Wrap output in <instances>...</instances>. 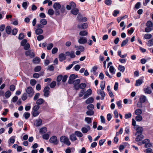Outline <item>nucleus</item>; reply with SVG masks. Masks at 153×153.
<instances>
[{"label": "nucleus", "instance_id": "1", "mask_svg": "<svg viewBox=\"0 0 153 153\" xmlns=\"http://www.w3.org/2000/svg\"><path fill=\"white\" fill-rule=\"evenodd\" d=\"M60 141L61 143H63L67 146H69L71 144L68 138L65 136H62L60 137Z\"/></svg>", "mask_w": 153, "mask_h": 153}, {"label": "nucleus", "instance_id": "2", "mask_svg": "<svg viewBox=\"0 0 153 153\" xmlns=\"http://www.w3.org/2000/svg\"><path fill=\"white\" fill-rule=\"evenodd\" d=\"M49 141L54 145H57L59 143V140H57V137L54 135L50 137Z\"/></svg>", "mask_w": 153, "mask_h": 153}, {"label": "nucleus", "instance_id": "3", "mask_svg": "<svg viewBox=\"0 0 153 153\" xmlns=\"http://www.w3.org/2000/svg\"><path fill=\"white\" fill-rule=\"evenodd\" d=\"M134 128L137 131L135 135H137L138 134H142L143 130L142 127L138 125H137L134 127Z\"/></svg>", "mask_w": 153, "mask_h": 153}, {"label": "nucleus", "instance_id": "4", "mask_svg": "<svg viewBox=\"0 0 153 153\" xmlns=\"http://www.w3.org/2000/svg\"><path fill=\"white\" fill-rule=\"evenodd\" d=\"M80 79H77L74 81H73L72 84H73L74 85V88L76 90H77L79 89V83L80 82Z\"/></svg>", "mask_w": 153, "mask_h": 153}, {"label": "nucleus", "instance_id": "5", "mask_svg": "<svg viewBox=\"0 0 153 153\" xmlns=\"http://www.w3.org/2000/svg\"><path fill=\"white\" fill-rule=\"evenodd\" d=\"M78 77L76 75L72 74L70 75L69 78L68 83L70 84H72L73 81H74V79Z\"/></svg>", "mask_w": 153, "mask_h": 153}, {"label": "nucleus", "instance_id": "6", "mask_svg": "<svg viewBox=\"0 0 153 153\" xmlns=\"http://www.w3.org/2000/svg\"><path fill=\"white\" fill-rule=\"evenodd\" d=\"M25 54L27 56H29L31 58H33L35 56L34 52L31 50L26 51Z\"/></svg>", "mask_w": 153, "mask_h": 153}, {"label": "nucleus", "instance_id": "7", "mask_svg": "<svg viewBox=\"0 0 153 153\" xmlns=\"http://www.w3.org/2000/svg\"><path fill=\"white\" fill-rule=\"evenodd\" d=\"M76 4L73 1H71L69 3V5H67L66 6V8L68 10H70L71 8L73 9L76 7Z\"/></svg>", "mask_w": 153, "mask_h": 153}, {"label": "nucleus", "instance_id": "8", "mask_svg": "<svg viewBox=\"0 0 153 153\" xmlns=\"http://www.w3.org/2000/svg\"><path fill=\"white\" fill-rule=\"evenodd\" d=\"M26 92L28 94V96L30 97H31L34 94V92L33 91L32 88L31 87H28L27 88Z\"/></svg>", "mask_w": 153, "mask_h": 153}, {"label": "nucleus", "instance_id": "9", "mask_svg": "<svg viewBox=\"0 0 153 153\" xmlns=\"http://www.w3.org/2000/svg\"><path fill=\"white\" fill-rule=\"evenodd\" d=\"M91 129V128L89 125H86L84 127H83L81 129V131L82 133L85 134L88 132Z\"/></svg>", "mask_w": 153, "mask_h": 153}, {"label": "nucleus", "instance_id": "10", "mask_svg": "<svg viewBox=\"0 0 153 153\" xmlns=\"http://www.w3.org/2000/svg\"><path fill=\"white\" fill-rule=\"evenodd\" d=\"M50 88L49 87H45L43 90V92L44 93V96L45 97H48L49 94V90Z\"/></svg>", "mask_w": 153, "mask_h": 153}, {"label": "nucleus", "instance_id": "11", "mask_svg": "<svg viewBox=\"0 0 153 153\" xmlns=\"http://www.w3.org/2000/svg\"><path fill=\"white\" fill-rule=\"evenodd\" d=\"M143 77H142L141 79L137 80L136 81L135 86H138L141 85L143 82Z\"/></svg>", "mask_w": 153, "mask_h": 153}, {"label": "nucleus", "instance_id": "12", "mask_svg": "<svg viewBox=\"0 0 153 153\" xmlns=\"http://www.w3.org/2000/svg\"><path fill=\"white\" fill-rule=\"evenodd\" d=\"M84 93L83 99H85L91 94L92 90L90 89H88Z\"/></svg>", "mask_w": 153, "mask_h": 153}, {"label": "nucleus", "instance_id": "13", "mask_svg": "<svg viewBox=\"0 0 153 153\" xmlns=\"http://www.w3.org/2000/svg\"><path fill=\"white\" fill-rule=\"evenodd\" d=\"M42 120L41 119L36 120L34 123V125L36 127H38L42 125Z\"/></svg>", "mask_w": 153, "mask_h": 153}, {"label": "nucleus", "instance_id": "14", "mask_svg": "<svg viewBox=\"0 0 153 153\" xmlns=\"http://www.w3.org/2000/svg\"><path fill=\"white\" fill-rule=\"evenodd\" d=\"M135 138V141L139 142L142 140L144 138V136L142 134H138Z\"/></svg>", "mask_w": 153, "mask_h": 153}, {"label": "nucleus", "instance_id": "15", "mask_svg": "<svg viewBox=\"0 0 153 153\" xmlns=\"http://www.w3.org/2000/svg\"><path fill=\"white\" fill-rule=\"evenodd\" d=\"M87 40L85 38H84L82 37H80L78 40V42L79 44H83L86 43Z\"/></svg>", "mask_w": 153, "mask_h": 153}, {"label": "nucleus", "instance_id": "16", "mask_svg": "<svg viewBox=\"0 0 153 153\" xmlns=\"http://www.w3.org/2000/svg\"><path fill=\"white\" fill-rule=\"evenodd\" d=\"M97 93L98 94H100L101 96L102 97L101 98L102 100H103L104 99V97L105 96V94L103 91V90H99L97 91Z\"/></svg>", "mask_w": 153, "mask_h": 153}, {"label": "nucleus", "instance_id": "17", "mask_svg": "<svg viewBox=\"0 0 153 153\" xmlns=\"http://www.w3.org/2000/svg\"><path fill=\"white\" fill-rule=\"evenodd\" d=\"M88 25L86 23H84L81 25L79 24L77 25V27L79 29H85L87 28Z\"/></svg>", "mask_w": 153, "mask_h": 153}, {"label": "nucleus", "instance_id": "18", "mask_svg": "<svg viewBox=\"0 0 153 153\" xmlns=\"http://www.w3.org/2000/svg\"><path fill=\"white\" fill-rule=\"evenodd\" d=\"M59 60L62 62L66 59V56L64 54L61 53L59 55Z\"/></svg>", "mask_w": 153, "mask_h": 153}, {"label": "nucleus", "instance_id": "19", "mask_svg": "<svg viewBox=\"0 0 153 153\" xmlns=\"http://www.w3.org/2000/svg\"><path fill=\"white\" fill-rule=\"evenodd\" d=\"M53 7L55 9L57 10L61 7V6L58 2H56L53 4Z\"/></svg>", "mask_w": 153, "mask_h": 153}, {"label": "nucleus", "instance_id": "20", "mask_svg": "<svg viewBox=\"0 0 153 153\" xmlns=\"http://www.w3.org/2000/svg\"><path fill=\"white\" fill-rule=\"evenodd\" d=\"M143 90L146 94H150L152 93V91L149 87H146L144 88Z\"/></svg>", "mask_w": 153, "mask_h": 153}, {"label": "nucleus", "instance_id": "21", "mask_svg": "<svg viewBox=\"0 0 153 153\" xmlns=\"http://www.w3.org/2000/svg\"><path fill=\"white\" fill-rule=\"evenodd\" d=\"M79 10L76 7L73 9L71 11V13L74 15H77L79 13Z\"/></svg>", "mask_w": 153, "mask_h": 153}, {"label": "nucleus", "instance_id": "22", "mask_svg": "<svg viewBox=\"0 0 153 153\" xmlns=\"http://www.w3.org/2000/svg\"><path fill=\"white\" fill-rule=\"evenodd\" d=\"M147 100L146 97L145 96L142 95L140 96V101L141 102L144 103Z\"/></svg>", "mask_w": 153, "mask_h": 153}, {"label": "nucleus", "instance_id": "23", "mask_svg": "<svg viewBox=\"0 0 153 153\" xmlns=\"http://www.w3.org/2000/svg\"><path fill=\"white\" fill-rule=\"evenodd\" d=\"M75 135L79 137H82L83 135L82 133L79 131H76L74 133Z\"/></svg>", "mask_w": 153, "mask_h": 153}, {"label": "nucleus", "instance_id": "24", "mask_svg": "<svg viewBox=\"0 0 153 153\" xmlns=\"http://www.w3.org/2000/svg\"><path fill=\"white\" fill-rule=\"evenodd\" d=\"M42 30L41 28H38L35 30V33L36 35H40L43 33Z\"/></svg>", "mask_w": 153, "mask_h": 153}, {"label": "nucleus", "instance_id": "25", "mask_svg": "<svg viewBox=\"0 0 153 153\" xmlns=\"http://www.w3.org/2000/svg\"><path fill=\"white\" fill-rule=\"evenodd\" d=\"M70 139L72 141H74L76 140L77 138L75 134H72L70 135Z\"/></svg>", "mask_w": 153, "mask_h": 153}, {"label": "nucleus", "instance_id": "26", "mask_svg": "<svg viewBox=\"0 0 153 153\" xmlns=\"http://www.w3.org/2000/svg\"><path fill=\"white\" fill-rule=\"evenodd\" d=\"M94 101V99L92 97H90L88 98L86 101L85 102L87 104L92 103Z\"/></svg>", "mask_w": 153, "mask_h": 153}, {"label": "nucleus", "instance_id": "27", "mask_svg": "<svg viewBox=\"0 0 153 153\" xmlns=\"http://www.w3.org/2000/svg\"><path fill=\"white\" fill-rule=\"evenodd\" d=\"M11 28L9 26H7L6 27L5 31L8 34L10 33L11 31Z\"/></svg>", "mask_w": 153, "mask_h": 153}, {"label": "nucleus", "instance_id": "28", "mask_svg": "<svg viewBox=\"0 0 153 153\" xmlns=\"http://www.w3.org/2000/svg\"><path fill=\"white\" fill-rule=\"evenodd\" d=\"M109 71L110 73H111L112 74H115V69L113 66H111L110 67Z\"/></svg>", "mask_w": 153, "mask_h": 153}, {"label": "nucleus", "instance_id": "29", "mask_svg": "<svg viewBox=\"0 0 153 153\" xmlns=\"http://www.w3.org/2000/svg\"><path fill=\"white\" fill-rule=\"evenodd\" d=\"M40 59L39 58L36 57L33 60V62L34 64H38L40 62Z\"/></svg>", "mask_w": 153, "mask_h": 153}, {"label": "nucleus", "instance_id": "30", "mask_svg": "<svg viewBox=\"0 0 153 153\" xmlns=\"http://www.w3.org/2000/svg\"><path fill=\"white\" fill-rule=\"evenodd\" d=\"M146 26L152 28L153 26V24L151 21H149L146 23Z\"/></svg>", "mask_w": 153, "mask_h": 153}, {"label": "nucleus", "instance_id": "31", "mask_svg": "<svg viewBox=\"0 0 153 153\" xmlns=\"http://www.w3.org/2000/svg\"><path fill=\"white\" fill-rule=\"evenodd\" d=\"M85 121L88 124L91 123L92 122V119L89 117H86L85 119Z\"/></svg>", "mask_w": 153, "mask_h": 153}, {"label": "nucleus", "instance_id": "32", "mask_svg": "<svg viewBox=\"0 0 153 153\" xmlns=\"http://www.w3.org/2000/svg\"><path fill=\"white\" fill-rule=\"evenodd\" d=\"M86 85L85 83H81L79 85V89L80 88L83 89L84 88L86 87Z\"/></svg>", "mask_w": 153, "mask_h": 153}, {"label": "nucleus", "instance_id": "33", "mask_svg": "<svg viewBox=\"0 0 153 153\" xmlns=\"http://www.w3.org/2000/svg\"><path fill=\"white\" fill-rule=\"evenodd\" d=\"M135 114L137 115H140L142 113V111L140 109H137L135 111Z\"/></svg>", "mask_w": 153, "mask_h": 153}, {"label": "nucleus", "instance_id": "34", "mask_svg": "<svg viewBox=\"0 0 153 153\" xmlns=\"http://www.w3.org/2000/svg\"><path fill=\"white\" fill-rule=\"evenodd\" d=\"M77 18L79 20V21L80 22H85L87 21V19L86 17H83V18H81L80 17L78 16L77 17Z\"/></svg>", "mask_w": 153, "mask_h": 153}, {"label": "nucleus", "instance_id": "35", "mask_svg": "<svg viewBox=\"0 0 153 153\" xmlns=\"http://www.w3.org/2000/svg\"><path fill=\"white\" fill-rule=\"evenodd\" d=\"M79 34L82 36H85L88 34V32L85 30L81 31L80 32Z\"/></svg>", "mask_w": 153, "mask_h": 153}, {"label": "nucleus", "instance_id": "36", "mask_svg": "<svg viewBox=\"0 0 153 153\" xmlns=\"http://www.w3.org/2000/svg\"><path fill=\"white\" fill-rule=\"evenodd\" d=\"M152 35L150 33H146L144 35V38L146 39H149L151 38Z\"/></svg>", "mask_w": 153, "mask_h": 153}, {"label": "nucleus", "instance_id": "37", "mask_svg": "<svg viewBox=\"0 0 153 153\" xmlns=\"http://www.w3.org/2000/svg\"><path fill=\"white\" fill-rule=\"evenodd\" d=\"M23 116L25 119H27L30 117V114L29 112H25Z\"/></svg>", "mask_w": 153, "mask_h": 153}, {"label": "nucleus", "instance_id": "38", "mask_svg": "<svg viewBox=\"0 0 153 153\" xmlns=\"http://www.w3.org/2000/svg\"><path fill=\"white\" fill-rule=\"evenodd\" d=\"M44 101L42 99L40 98L37 100L36 103L38 105H41L43 102Z\"/></svg>", "mask_w": 153, "mask_h": 153}, {"label": "nucleus", "instance_id": "39", "mask_svg": "<svg viewBox=\"0 0 153 153\" xmlns=\"http://www.w3.org/2000/svg\"><path fill=\"white\" fill-rule=\"evenodd\" d=\"M142 117L141 115H137L135 117V120L137 121L140 122L142 120Z\"/></svg>", "mask_w": 153, "mask_h": 153}, {"label": "nucleus", "instance_id": "40", "mask_svg": "<svg viewBox=\"0 0 153 153\" xmlns=\"http://www.w3.org/2000/svg\"><path fill=\"white\" fill-rule=\"evenodd\" d=\"M118 70L120 71L123 72L125 70V67L122 65H119L118 66Z\"/></svg>", "mask_w": 153, "mask_h": 153}, {"label": "nucleus", "instance_id": "41", "mask_svg": "<svg viewBox=\"0 0 153 153\" xmlns=\"http://www.w3.org/2000/svg\"><path fill=\"white\" fill-rule=\"evenodd\" d=\"M40 23L43 25H45L47 24V21L45 19H42L40 20Z\"/></svg>", "mask_w": 153, "mask_h": 153}, {"label": "nucleus", "instance_id": "42", "mask_svg": "<svg viewBox=\"0 0 153 153\" xmlns=\"http://www.w3.org/2000/svg\"><path fill=\"white\" fill-rule=\"evenodd\" d=\"M54 11L52 9H50L48 10V13L50 16H52L53 15Z\"/></svg>", "mask_w": 153, "mask_h": 153}, {"label": "nucleus", "instance_id": "43", "mask_svg": "<svg viewBox=\"0 0 153 153\" xmlns=\"http://www.w3.org/2000/svg\"><path fill=\"white\" fill-rule=\"evenodd\" d=\"M47 131V128L45 127H43L40 128V133L43 134L45 133Z\"/></svg>", "mask_w": 153, "mask_h": 153}, {"label": "nucleus", "instance_id": "44", "mask_svg": "<svg viewBox=\"0 0 153 153\" xmlns=\"http://www.w3.org/2000/svg\"><path fill=\"white\" fill-rule=\"evenodd\" d=\"M94 111L92 110L88 111L86 112L87 115L88 116L92 115L94 114Z\"/></svg>", "mask_w": 153, "mask_h": 153}, {"label": "nucleus", "instance_id": "45", "mask_svg": "<svg viewBox=\"0 0 153 153\" xmlns=\"http://www.w3.org/2000/svg\"><path fill=\"white\" fill-rule=\"evenodd\" d=\"M15 136H13L10 138L9 140L11 143L13 144L14 143L15 140Z\"/></svg>", "mask_w": 153, "mask_h": 153}, {"label": "nucleus", "instance_id": "46", "mask_svg": "<svg viewBox=\"0 0 153 153\" xmlns=\"http://www.w3.org/2000/svg\"><path fill=\"white\" fill-rule=\"evenodd\" d=\"M11 94V93L9 91H7L5 94V96L7 98L9 97Z\"/></svg>", "mask_w": 153, "mask_h": 153}, {"label": "nucleus", "instance_id": "47", "mask_svg": "<svg viewBox=\"0 0 153 153\" xmlns=\"http://www.w3.org/2000/svg\"><path fill=\"white\" fill-rule=\"evenodd\" d=\"M39 113L40 112L38 111H32L33 115L34 117L38 116L39 114Z\"/></svg>", "mask_w": 153, "mask_h": 153}, {"label": "nucleus", "instance_id": "48", "mask_svg": "<svg viewBox=\"0 0 153 153\" xmlns=\"http://www.w3.org/2000/svg\"><path fill=\"white\" fill-rule=\"evenodd\" d=\"M50 135L48 133L45 134H43L42 136V137L43 139L45 140H48L49 137Z\"/></svg>", "mask_w": 153, "mask_h": 153}, {"label": "nucleus", "instance_id": "49", "mask_svg": "<svg viewBox=\"0 0 153 153\" xmlns=\"http://www.w3.org/2000/svg\"><path fill=\"white\" fill-rule=\"evenodd\" d=\"M148 45L151 46L153 45V39H152L149 40L147 43Z\"/></svg>", "mask_w": 153, "mask_h": 153}, {"label": "nucleus", "instance_id": "50", "mask_svg": "<svg viewBox=\"0 0 153 153\" xmlns=\"http://www.w3.org/2000/svg\"><path fill=\"white\" fill-rule=\"evenodd\" d=\"M128 38H127L125 40H123L121 44V47H123L128 42Z\"/></svg>", "mask_w": 153, "mask_h": 153}, {"label": "nucleus", "instance_id": "51", "mask_svg": "<svg viewBox=\"0 0 153 153\" xmlns=\"http://www.w3.org/2000/svg\"><path fill=\"white\" fill-rule=\"evenodd\" d=\"M122 101H118L116 102V104L119 109H121L122 107Z\"/></svg>", "mask_w": 153, "mask_h": 153}, {"label": "nucleus", "instance_id": "52", "mask_svg": "<svg viewBox=\"0 0 153 153\" xmlns=\"http://www.w3.org/2000/svg\"><path fill=\"white\" fill-rule=\"evenodd\" d=\"M41 69V67L40 66H37L34 68V71L36 72H38Z\"/></svg>", "mask_w": 153, "mask_h": 153}, {"label": "nucleus", "instance_id": "53", "mask_svg": "<svg viewBox=\"0 0 153 153\" xmlns=\"http://www.w3.org/2000/svg\"><path fill=\"white\" fill-rule=\"evenodd\" d=\"M23 46L24 49L25 50H27L30 48V45L29 43H27Z\"/></svg>", "mask_w": 153, "mask_h": 153}, {"label": "nucleus", "instance_id": "54", "mask_svg": "<svg viewBox=\"0 0 153 153\" xmlns=\"http://www.w3.org/2000/svg\"><path fill=\"white\" fill-rule=\"evenodd\" d=\"M40 106L38 105H34L33 108V111H38L39 108Z\"/></svg>", "mask_w": 153, "mask_h": 153}, {"label": "nucleus", "instance_id": "55", "mask_svg": "<svg viewBox=\"0 0 153 153\" xmlns=\"http://www.w3.org/2000/svg\"><path fill=\"white\" fill-rule=\"evenodd\" d=\"M105 4L108 5H110L112 3V1L111 0H106L105 1Z\"/></svg>", "mask_w": 153, "mask_h": 153}, {"label": "nucleus", "instance_id": "56", "mask_svg": "<svg viewBox=\"0 0 153 153\" xmlns=\"http://www.w3.org/2000/svg\"><path fill=\"white\" fill-rule=\"evenodd\" d=\"M152 30V28L147 27L145 29V31L146 32L149 33L151 32Z\"/></svg>", "mask_w": 153, "mask_h": 153}, {"label": "nucleus", "instance_id": "57", "mask_svg": "<svg viewBox=\"0 0 153 153\" xmlns=\"http://www.w3.org/2000/svg\"><path fill=\"white\" fill-rule=\"evenodd\" d=\"M27 98V94L26 93H24L22 97V99L24 101Z\"/></svg>", "mask_w": 153, "mask_h": 153}, {"label": "nucleus", "instance_id": "58", "mask_svg": "<svg viewBox=\"0 0 153 153\" xmlns=\"http://www.w3.org/2000/svg\"><path fill=\"white\" fill-rule=\"evenodd\" d=\"M27 41L26 39H24L21 42V45L22 46H24L27 43Z\"/></svg>", "mask_w": 153, "mask_h": 153}, {"label": "nucleus", "instance_id": "59", "mask_svg": "<svg viewBox=\"0 0 153 153\" xmlns=\"http://www.w3.org/2000/svg\"><path fill=\"white\" fill-rule=\"evenodd\" d=\"M56 85V82L55 81L52 82L50 85V87L51 88H53Z\"/></svg>", "mask_w": 153, "mask_h": 153}, {"label": "nucleus", "instance_id": "60", "mask_svg": "<svg viewBox=\"0 0 153 153\" xmlns=\"http://www.w3.org/2000/svg\"><path fill=\"white\" fill-rule=\"evenodd\" d=\"M62 78V75H59L57 77L56 80L58 82H60Z\"/></svg>", "mask_w": 153, "mask_h": 153}, {"label": "nucleus", "instance_id": "61", "mask_svg": "<svg viewBox=\"0 0 153 153\" xmlns=\"http://www.w3.org/2000/svg\"><path fill=\"white\" fill-rule=\"evenodd\" d=\"M87 108L88 110H92L94 109V106L93 104H90L87 106Z\"/></svg>", "mask_w": 153, "mask_h": 153}, {"label": "nucleus", "instance_id": "62", "mask_svg": "<svg viewBox=\"0 0 153 153\" xmlns=\"http://www.w3.org/2000/svg\"><path fill=\"white\" fill-rule=\"evenodd\" d=\"M44 38V37L42 35H39L37 37V39L38 41H40L43 39Z\"/></svg>", "mask_w": 153, "mask_h": 153}, {"label": "nucleus", "instance_id": "63", "mask_svg": "<svg viewBox=\"0 0 153 153\" xmlns=\"http://www.w3.org/2000/svg\"><path fill=\"white\" fill-rule=\"evenodd\" d=\"M36 81L34 79H31L30 81V83L31 85H34L36 83Z\"/></svg>", "mask_w": 153, "mask_h": 153}, {"label": "nucleus", "instance_id": "64", "mask_svg": "<svg viewBox=\"0 0 153 153\" xmlns=\"http://www.w3.org/2000/svg\"><path fill=\"white\" fill-rule=\"evenodd\" d=\"M86 152V150L84 147H83L79 151V153H85Z\"/></svg>", "mask_w": 153, "mask_h": 153}]
</instances>
